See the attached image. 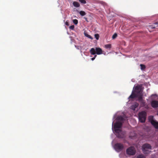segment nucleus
Returning <instances> with one entry per match:
<instances>
[{"label": "nucleus", "instance_id": "nucleus-6", "mask_svg": "<svg viewBox=\"0 0 158 158\" xmlns=\"http://www.w3.org/2000/svg\"><path fill=\"white\" fill-rule=\"evenodd\" d=\"M142 150L144 154H148L149 152L148 149H151V146L149 144L145 143L142 146Z\"/></svg>", "mask_w": 158, "mask_h": 158}, {"label": "nucleus", "instance_id": "nucleus-31", "mask_svg": "<svg viewBox=\"0 0 158 158\" xmlns=\"http://www.w3.org/2000/svg\"><path fill=\"white\" fill-rule=\"evenodd\" d=\"M91 49L93 50V49H94L93 48H91Z\"/></svg>", "mask_w": 158, "mask_h": 158}, {"label": "nucleus", "instance_id": "nucleus-24", "mask_svg": "<svg viewBox=\"0 0 158 158\" xmlns=\"http://www.w3.org/2000/svg\"><path fill=\"white\" fill-rule=\"evenodd\" d=\"M136 158H145V157L142 155H139L137 156Z\"/></svg>", "mask_w": 158, "mask_h": 158}, {"label": "nucleus", "instance_id": "nucleus-28", "mask_svg": "<svg viewBox=\"0 0 158 158\" xmlns=\"http://www.w3.org/2000/svg\"><path fill=\"white\" fill-rule=\"evenodd\" d=\"M65 24L67 26H69V22L67 21H66L65 23Z\"/></svg>", "mask_w": 158, "mask_h": 158}, {"label": "nucleus", "instance_id": "nucleus-7", "mask_svg": "<svg viewBox=\"0 0 158 158\" xmlns=\"http://www.w3.org/2000/svg\"><path fill=\"white\" fill-rule=\"evenodd\" d=\"M152 116H149L148 118L149 121L156 129H158V122L154 120Z\"/></svg>", "mask_w": 158, "mask_h": 158}, {"label": "nucleus", "instance_id": "nucleus-5", "mask_svg": "<svg viewBox=\"0 0 158 158\" xmlns=\"http://www.w3.org/2000/svg\"><path fill=\"white\" fill-rule=\"evenodd\" d=\"M124 148L123 144L119 143H117L114 146V149L118 152H119L122 151L123 149Z\"/></svg>", "mask_w": 158, "mask_h": 158}, {"label": "nucleus", "instance_id": "nucleus-13", "mask_svg": "<svg viewBox=\"0 0 158 158\" xmlns=\"http://www.w3.org/2000/svg\"><path fill=\"white\" fill-rule=\"evenodd\" d=\"M152 28H154L158 26V22L154 23L153 25L150 26Z\"/></svg>", "mask_w": 158, "mask_h": 158}, {"label": "nucleus", "instance_id": "nucleus-20", "mask_svg": "<svg viewBox=\"0 0 158 158\" xmlns=\"http://www.w3.org/2000/svg\"><path fill=\"white\" fill-rule=\"evenodd\" d=\"M78 1L81 4H85L86 3V1L85 0H78Z\"/></svg>", "mask_w": 158, "mask_h": 158}, {"label": "nucleus", "instance_id": "nucleus-22", "mask_svg": "<svg viewBox=\"0 0 158 158\" xmlns=\"http://www.w3.org/2000/svg\"><path fill=\"white\" fill-rule=\"evenodd\" d=\"M140 66L141 67V69L142 70H143L145 68V66L143 64H140Z\"/></svg>", "mask_w": 158, "mask_h": 158}, {"label": "nucleus", "instance_id": "nucleus-19", "mask_svg": "<svg viewBox=\"0 0 158 158\" xmlns=\"http://www.w3.org/2000/svg\"><path fill=\"white\" fill-rule=\"evenodd\" d=\"M105 48L106 49L110 48H111V45L110 44H107L105 45Z\"/></svg>", "mask_w": 158, "mask_h": 158}, {"label": "nucleus", "instance_id": "nucleus-29", "mask_svg": "<svg viewBox=\"0 0 158 158\" xmlns=\"http://www.w3.org/2000/svg\"><path fill=\"white\" fill-rule=\"evenodd\" d=\"M84 19L87 22H88V20L87 18L86 17H84Z\"/></svg>", "mask_w": 158, "mask_h": 158}, {"label": "nucleus", "instance_id": "nucleus-4", "mask_svg": "<svg viewBox=\"0 0 158 158\" xmlns=\"http://www.w3.org/2000/svg\"><path fill=\"white\" fill-rule=\"evenodd\" d=\"M126 152L128 155L133 156L135 154L136 151L134 147L131 146L126 150Z\"/></svg>", "mask_w": 158, "mask_h": 158}, {"label": "nucleus", "instance_id": "nucleus-26", "mask_svg": "<svg viewBox=\"0 0 158 158\" xmlns=\"http://www.w3.org/2000/svg\"><path fill=\"white\" fill-rule=\"evenodd\" d=\"M74 25H72L69 27V28L70 29L73 30L74 28Z\"/></svg>", "mask_w": 158, "mask_h": 158}, {"label": "nucleus", "instance_id": "nucleus-17", "mask_svg": "<svg viewBox=\"0 0 158 158\" xmlns=\"http://www.w3.org/2000/svg\"><path fill=\"white\" fill-rule=\"evenodd\" d=\"M139 102L140 103L141 106H145V102L144 100H143L141 101H140Z\"/></svg>", "mask_w": 158, "mask_h": 158}, {"label": "nucleus", "instance_id": "nucleus-16", "mask_svg": "<svg viewBox=\"0 0 158 158\" xmlns=\"http://www.w3.org/2000/svg\"><path fill=\"white\" fill-rule=\"evenodd\" d=\"M79 13L81 16H84L86 15V13L83 11H80Z\"/></svg>", "mask_w": 158, "mask_h": 158}, {"label": "nucleus", "instance_id": "nucleus-25", "mask_svg": "<svg viewBox=\"0 0 158 158\" xmlns=\"http://www.w3.org/2000/svg\"><path fill=\"white\" fill-rule=\"evenodd\" d=\"M117 36V35L116 33H114L112 36V39H114Z\"/></svg>", "mask_w": 158, "mask_h": 158}, {"label": "nucleus", "instance_id": "nucleus-12", "mask_svg": "<svg viewBox=\"0 0 158 158\" xmlns=\"http://www.w3.org/2000/svg\"><path fill=\"white\" fill-rule=\"evenodd\" d=\"M73 5L76 7H79L80 6V4L78 2L74 1L73 2Z\"/></svg>", "mask_w": 158, "mask_h": 158}, {"label": "nucleus", "instance_id": "nucleus-15", "mask_svg": "<svg viewBox=\"0 0 158 158\" xmlns=\"http://www.w3.org/2000/svg\"><path fill=\"white\" fill-rule=\"evenodd\" d=\"M96 51V54L98 55H100L102 54H103L102 50H95Z\"/></svg>", "mask_w": 158, "mask_h": 158}, {"label": "nucleus", "instance_id": "nucleus-18", "mask_svg": "<svg viewBox=\"0 0 158 158\" xmlns=\"http://www.w3.org/2000/svg\"><path fill=\"white\" fill-rule=\"evenodd\" d=\"M90 53L92 55H95L96 54L95 50H90Z\"/></svg>", "mask_w": 158, "mask_h": 158}, {"label": "nucleus", "instance_id": "nucleus-8", "mask_svg": "<svg viewBox=\"0 0 158 158\" xmlns=\"http://www.w3.org/2000/svg\"><path fill=\"white\" fill-rule=\"evenodd\" d=\"M151 106L153 108L158 107V101L154 100L151 102Z\"/></svg>", "mask_w": 158, "mask_h": 158}, {"label": "nucleus", "instance_id": "nucleus-21", "mask_svg": "<svg viewBox=\"0 0 158 158\" xmlns=\"http://www.w3.org/2000/svg\"><path fill=\"white\" fill-rule=\"evenodd\" d=\"M95 37L96 38L97 40L99 39V35L98 34H95L94 35Z\"/></svg>", "mask_w": 158, "mask_h": 158}, {"label": "nucleus", "instance_id": "nucleus-27", "mask_svg": "<svg viewBox=\"0 0 158 158\" xmlns=\"http://www.w3.org/2000/svg\"><path fill=\"white\" fill-rule=\"evenodd\" d=\"M96 56H97V55H95L94 56V57L92 58L91 59V60H94L95 59V57H96Z\"/></svg>", "mask_w": 158, "mask_h": 158}, {"label": "nucleus", "instance_id": "nucleus-11", "mask_svg": "<svg viewBox=\"0 0 158 158\" xmlns=\"http://www.w3.org/2000/svg\"><path fill=\"white\" fill-rule=\"evenodd\" d=\"M137 97L138 95L137 94H135L132 92L131 94L129 97V98H134L135 97Z\"/></svg>", "mask_w": 158, "mask_h": 158}, {"label": "nucleus", "instance_id": "nucleus-14", "mask_svg": "<svg viewBox=\"0 0 158 158\" xmlns=\"http://www.w3.org/2000/svg\"><path fill=\"white\" fill-rule=\"evenodd\" d=\"M84 34L86 37H87L91 39V40H92L93 39V38L90 35H89L85 31L84 32Z\"/></svg>", "mask_w": 158, "mask_h": 158}, {"label": "nucleus", "instance_id": "nucleus-2", "mask_svg": "<svg viewBox=\"0 0 158 158\" xmlns=\"http://www.w3.org/2000/svg\"><path fill=\"white\" fill-rule=\"evenodd\" d=\"M135 92L137 93L138 98V100L139 102L140 101L142 100V86L140 85H138L135 86Z\"/></svg>", "mask_w": 158, "mask_h": 158}, {"label": "nucleus", "instance_id": "nucleus-1", "mask_svg": "<svg viewBox=\"0 0 158 158\" xmlns=\"http://www.w3.org/2000/svg\"><path fill=\"white\" fill-rule=\"evenodd\" d=\"M122 125V123L120 121H117L114 125V130L117 136L119 138H122L123 137V135L120 134L122 130L120 128H121Z\"/></svg>", "mask_w": 158, "mask_h": 158}, {"label": "nucleus", "instance_id": "nucleus-30", "mask_svg": "<svg viewBox=\"0 0 158 158\" xmlns=\"http://www.w3.org/2000/svg\"><path fill=\"white\" fill-rule=\"evenodd\" d=\"M95 49H98V50H99V49H101L100 48H96Z\"/></svg>", "mask_w": 158, "mask_h": 158}, {"label": "nucleus", "instance_id": "nucleus-23", "mask_svg": "<svg viewBox=\"0 0 158 158\" xmlns=\"http://www.w3.org/2000/svg\"><path fill=\"white\" fill-rule=\"evenodd\" d=\"M73 22L75 24L77 25L78 23V21L76 19H74L73 20Z\"/></svg>", "mask_w": 158, "mask_h": 158}, {"label": "nucleus", "instance_id": "nucleus-10", "mask_svg": "<svg viewBox=\"0 0 158 158\" xmlns=\"http://www.w3.org/2000/svg\"><path fill=\"white\" fill-rule=\"evenodd\" d=\"M118 121H120L122 123V122L124 120V118L122 116H118L117 118Z\"/></svg>", "mask_w": 158, "mask_h": 158}, {"label": "nucleus", "instance_id": "nucleus-3", "mask_svg": "<svg viewBox=\"0 0 158 158\" xmlns=\"http://www.w3.org/2000/svg\"><path fill=\"white\" fill-rule=\"evenodd\" d=\"M147 113L145 111H142L139 114V120L142 123L145 122L146 118Z\"/></svg>", "mask_w": 158, "mask_h": 158}, {"label": "nucleus", "instance_id": "nucleus-9", "mask_svg": "<svg viewBox=\"0 0 158 158\" xmlns=\"http://www.w3.org/2000/svg\"><path fill=\"white\" fill-rule=\"evenodd\" d=\"M139 106V104L137 103H135L133 105L131 106V108L132 110H135V108H136Z\"/></svg>", "mask_w": 158, "mask_h": 158}]
</instances>
